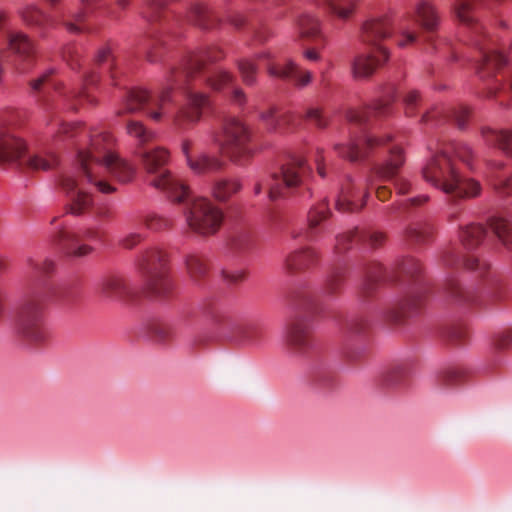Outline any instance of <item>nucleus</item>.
Listing matches in <instances>:
<instances>
[{
    "label": "nucleus",
    "mask_w": 512,
    "mask_h": 512,
    "mask_svg": "<svg viewBox=\"0 0 512 512\" xmlns=\"http://www.w3.org/2000/svg\"><path fill=\"white\" fill-rule=\"evenodd\" d=\"M98 290L103 298L109 300H122L129 292L125 278L118 274L105 276L100 281Z\"/></svg>",
    "instance_id": "nucleus-26"
},
{
    "label": "nucleus",
    "mask_w": 512,
    "mask_h": 512,
    "mask_svg": "<svg viewBox=\"0 0 512 512\" xmlns=\"http://www.w3.org/2000/svg\"><path fill=\"white\" fill-rule=\"evenodd\" d=\"M220 150L236 164H245L254 154L249 128L237 119H229L223 127V134L215 139Z\"/></svg>",
    "instance_id": "nucleus-10"
},
{
    "label": "nucleus",
    "mask_w": 512,
    "mask_h": 512,
    "mask_svg": "<svg viewBox=\"0 0 512 512\" xmlns=\"http://www.w3.org/2000/svg\"><path fill=\"white\" fill-rule=\"evenodd\" d=\"M126 132L130 137L136 140V149L148 147V143L155 138V133L152 130L148 129L142 122L136 120H131L127 123Z\"/></svg>",
    "instance_id": "nucleus-39"
},
{
    "label": "nucleus",
    "mask_w": 512,
    "mask_h": 512,
    "mask_svg": "<svg viewBox=\"0 0 512 512\" xmlns=\"http://www.w3.org/2000/svg\"><path fill=\"white\" fill-rule=\"evenodd\" d=\"M420 101V95L418 91L412 90L409 91L404 96L405 110L407 116H413L415 113V109Z\"/></svg>",
    "instance_id": "nucleus-57"
},
{
    "label": "nucleus",
    "mask_w": 512,
    "mask_h": 512,
    "mask_svg": "<svg viewBox=\"0 0 512 512\" xmlns=\"http://www.w3.org/2000/svg\"><path fill=\"white\" fill-rule=\"evenodd\" d=\"M495 345L500 350L512 349V328L501 332L496 338Z\"/></svg>",
    "instance_id": "nucleus-60"
},
{
    "label": "nucleus",
    "mask_w": 512,
    "mask_h": 512,
    "mask_svg": "<svg viewBox=\"0 0 512 512\" xmlns=\"http://www.w3.org/2000/svg\"><path fill=\"white\" fill-rule=\"evenodd\" d=\"M330 215L331 211L328 207V202L325 199L310 209L308 213L309 229L313 231L322 221L328 219Z\"/></svg>",
    "instance_id": "nucleus-47"
},
{
    "label": "nucleus",
    "mask_w": 512,
    "mask_h": 512,
    "mask_svg": "<svg viewBox=\"0 0 512 512\" xmlns=\"http://www.w3.org/2000/svg\"><path fill=\"white\" fill-rule=\"evenodd\" d=\"M469 113V109L466 106L461 105L458 107L451 108L447 111H441L437 113H435L434 111L427 112L422 116V121L427 123L430 121L431 118H434L436 117V115L441 114L444 118L452 119L456 123L458 128L463 129L466 126Z\"/></svg>",
    "instance_id": "nucleus-40"
},
{
    "label": "nucleus",
    "mask_w": 512,
    "mask_h": 512,
    "mask_svg": "<svg viewBox=\"0 0 512 512\" xmlns=\"http://www.w3.org/2000/svg\"><path fill=\"white\" fill-rule=\"evenodd\" d=\"M143 235L138 232H132L124 236L120 240L121 247L125 249H132L143 240Z\"/></svg>",
    "instance_id": "nucleus-61"
},
{
    "label": "nucleus",
    "mask_w": 512,
    "mask_h": 512,
    "mask_svg": "<svg viewBox=\"0 0 512 512\" xmlns=\"http://www.w3.org/2000/svg\"><path fill=\"white\" fill-rule=\"evenodd\" d=\"M356 241H367L371 247L377 248L384 243L385 235L377 231H359L356 228L337 236L335 250L342 253L350 249Z\"/></svg>",
    "instance_id": "nucleus-22"
},
{
    "label": "nucleus",
    "mask_w": 512,
    "mask_h": 512,
    "mask_svg": "<svg viewBox=\"0 0 512 512\" xmlns=\"http://www.w3.org/2000/svg\"><path fill=\"white\" fill-rule=\"evenodd\" d=\"M453 156L472 167V149L464 143H450L429 159L422 169L423 178L453 201L478 196L480 183L463 178L455 166Z\"/></svg>",
    "instance_id": "nucleus-4"
},
{
    "label": "nucleus",
    "mask_w": 512,
    "mask_h": 512,
    "mask_svg": "<svg viewBox=\"0 0 512 512\" xmlns=\"http://www.w3.org/2000/svg\"><path fill=\"white\" fill-rule=\"evenodd\" d=\"M421 272V263L413 257L402 259L390 271L383 268L380 263L371 262L365 268L364 279L359 288V296L363 301L368 300L376 292L381 281L396 280L398 275L415 277Z\"/></svg>",
    "instance_id": "nucleus-12"
},
{
    "label": "nucleus",
    "mask_w": 512,
    "mask_h": 512,
    "mask_svg": "<svg viewBox=\"0 0 512 512\" xmlns=\"http://www.w3.org/2000/svg\"><path fill=\"white\" fill-rule=\"evenodd\" d=\"M185 266L190 280L200 285L209 273L208 259L199 253H191L185 257Z\"/></svg>",
    "instance_id": "nucleus-32"
},
{
    "label": "nucleus",
    "mask_w": 512,
    "mask_h": 512,
    "mask_svg": "<svg viewBox=\"0 0 512 512\" xmlns=\"http://www.w3.org/2000/svg\"><path fill=\"white\" fill-rule=\"evenodd\" d=\"M393 100L394 95L391 94L386 98L375 101L373 105L367 106L363 110H349L347 119L352 123L362 125L368 123L372 116H386L390 113V105Z\"/></svg>",
    "instance_id": "nucleus-23"
},
{
    "label": "nucleus",
    "mask_w": 512,
    "mask_h": 512,
    "mask_svg": "<svg viewBox=\"0 0 512 512\" xmlns=\"http://www.w3.org/2000/svg\"><path fill=\"white\" fill-rule=\"evenodd\" d=\"M481 135L487 144L499 148L508 157L512 158V129L483 128Z\"/></svg>",
    "instance_id": "nucleus-31"
},
{
    "label": "nucleus",
    "mask_w": 512,
    "mask_h": 512,
    "mask_svg": "<svg viewBox=\"0 0 512 512\" xmlns=\"http://www.w3.org/2000/svg\"><path fill=\"white\" fill-rule=\"evenodd\" d=\"M488 224L499 241L509 250H512V222L505 217L494 215Z\"/></svg>",
    "instance_id": "nucleus-36"
},
{
    "label": "nucleus",
    "mask_w": 512,
    "mask_h": 512,
    "mask_svg": "<svg viewBox=\"0 0 512 512\" xmlns=\"http://www.w3.org/2000/svg\"><path fill=\"white\" fill-rule=\"evenodd\" d=\"M286 349L295 355L303 354L312 346V334L309 323L302 318L290 321L284 331Z\"/></svg>",
    "instance_id": "nucleus-17"
},
{
    "label": "nucleus",
    "mask_w": 512,
    "mask_h": 512,
    "mask_svg": "<svg viewBox=\"0 0 512 512\" xmlns=\"http://www.w3.org/2000/svg\"><path fill=\"white\" fill-rule=\"evenodd\" d=\"M103 237L104 232L99 227H86L78 231L60 230L57 234L62 251L74 258L90 255L94 251L90 243L100 242Z\"/></svg>",
    "instance_id": "nucleus-14"
},
{
    "label": "nucleus",
    "mask_w": 512,
    "mask_h": 512,
    "mask_svg": "<svg viewBox=\"0 0 512 512\" xmlns=\"http://www.w3.org/2000/svg\"><path fill=\"white\" fill-rule=\"evenodd\" d=\"M415 20L427 33H433L437 30L440 18L436 8L432 3L421 0L415 7Z\"/></svg>",
    "instance_id": "nucleus-29"
},
{
    "label": "nucleus",
    "mask_w": 512,
    "mask_h": 512,
    "mask_svg": "<svg viewBox=\"0 0 512 512\" xmlns=\"http://www.w3.org/2000/svg\"><path fill=\"white\" fill-rule=\"evenodd\" d=\"M137 269L144 281L146 290L158 298H167L173 291L169 277L168 256L159 248H148L136 261Z\"/></svg>",
    "instance_id": "nucleus-8"
},
{
    "label": "nucleus",
    "mask_w": 512,
    "mask_h": 512,
    "mask_svg": "<svg viewBox=\"0 0 512 512\" xmlns=\"http://www.w3.org/2000/svg\"><path fill=\"white\" fill-rule=\"evenodd\" d=\"M112 142L108 133L91 136L89 147L78 152L77 169L62 175L60 186L68 198L70 214L80 216L92 208L91 188L102 193L116 190L107 175L123 183L133 179L135 168L112 152Z\"/></svg>",
    "instance_id": "nucleus-2"
},
{
    "label": "nucleus",
    "mask_w": 512,
    "mask_h": 512,
    "mask_svg": "<svg viewBox=\"0 0 512 512\" xmlns=\"http://www.w3.org/2000/svg\"><path fill=\"white\" fill-rule=\"evenodd\" d=\"M312 382L316 387L320 389L329 390L336 386V374L332 370L319 368L313 372Z\"/></svg>",
    "instance_id": "nucleus-46"
},
{
    "label": "nucleus",
    "mask_w": 512,
    "mask_h": 512,
    "mask_svg": "<svg viewBox=\"0 0 512 512\" xmlns=\"http://www.w3.org/2000/svg\"><path fill=\"white\" fill-rule=\"evenodd\" d=\"M368 327L367 321L362 317L352 318L347 322L346 329L351 335H358L363 333Z\"/></svg>",
    "instance_id": "nucleus-56"
},
{
    "label": "nucleus",
    "mask_w": 512,
    "mask_h": 512,
    "mask_svg": "<svg viewBox=\"0 0 512 512\" xmlns=\"http://www.w3.org/2000/svg\"><path fill=\"white\" fill-rule=\"evenodd\" d=\"M474 0H456L454 10L457 19L467 26H473L475 33H482L481 27L476 24L475 17L473 15Z\"/></svg>",
    "instance_id": "nucleus-43"
},
{
    "label": "nucleus",
    "mask_w": 512,
    "mask_h": 512,
    "mask_svg": "<svg viewBox=\"0 0 512 512\" xmlns=\"http://www.w3.org/2000/svg\"><path fill=\"white\" fill-rule=\"evenodd\" d=\"M317 259V253L310 248L296 250L287 256L286 268L291 272L300 271L309 268Z\"/></svg>",
    "instance_id": "nucleus-34"
},
{
    "label": "nucleus",
    "mask_w": 512,
    "mask_h": 512,
    "mask_svg": "<svg viewBox=\"0 0 512 512\" xmlns=\"http://www.w3.org/2000/svg\"><path fill=\"white\" fill-rule=\"evenodd\" d=\"M344 279L345 276L343 269H334L325 281L323 293L328 297L338 296L342 291Z\"/></svg>",
    "instance_id": "nucleus-45"
},
{
    "label": "nucleus",
    "mask_w": 512,
    "mask_h": 512,
    "mask_svg": "<svg viewBox=\"0 0 512 512\" xmlns=\"http://www.w3.org/2000/svg\"><path fill=\"white\" fill-rule=\"evenodd\" d=\"M423 304V295L413 293L393 303L385 312L384 317L392 323H400L407 317L416 313Z\"/></svg>",
    "instance_id": "nucleus-21"
},
{
    "label": "nucleus",
    "mask_w": 512,
    "mask_h": 512,
    "mask_svg": "<svg viewBox=\"0 0 512 512\" xmlns=\"http://www.w3.org/2000/svg\"><path fill=\"white\" fill-rule=\"evenodd\" d=\"M191 147L192 142L190 140L182 142V152L186 157L187 164L195 173H213L221 171L225 167V162L215 155L202 152L193 157L190 154Z\"/></svg>",
    "instance_id": "nucleus-18"
},
{
    "label": "nucleus",
    "mask_w": 512,
    "mask_h": 512,
    "mask_svg": "<svg viewBox=\"0 0 512 512\" xmlns=\"http://www.w3.org/2000/svg\"><path fill=\"white\" fill-rule=\"evenodd\" d=\"M187 18L189 22L202 29L214 28L218 22V19L213 12L200 3L192 5Z\"/></svg>",
    "instance_id": "nucleus-35"
},
{
    "label": "nucleus",
    "mask_w": 512,
    "mask_h": 512,
    "mask_svg": "<svg viewBox=\"0 0 512 512\" xmlns=\"http://www.w3.org/2000/svg\"><path fill=\"white\" fill-rule=\"evenodd\" d=\"M20 16L22 20L27 25L33 27L41 37H46L48 30L56 25L53 17L33 4L26 5L21 9Z\"/></svg>",
    "instance_id": "nucleus-24"
},
{
    "label": "nucleus",
    "mask_w": 512,
    "mask_h": 512,
    "mask_svg": "<svg viewBox=\"0 0 512 512\" xmlns=\"http://www.w3.org/2000/svg\"><path fill=\"white\" fill-rule=\"evenodd\" d=\"M267 70L270 76L294 80L299 86L307 85L312 78L309 71L300 70L291 61H288L284 66L268 63Z\"/></svg>",
    "instance_id": "nucleus-27"
},
{
    "label": "nucleus",
    "mask_w": 512,
    "mask_h": 512,
    "mask_svg": "<svg viewBox=\"0 0 512 512\" xmlns=\"http://www.w3.org/2000/svg\"><path fill=\"white\" fill-rule=\"evenodd\" d=\"M310 172L311 169L305 159L299 156L293 157L281 166L279 172L271 174L263 182L256 183L255 194H259L266 188L271 201L287 197L304 184Z\"/></svg>",
    "instance_id": "nucleus-9"
},
{
    "label": "nucleus",
    "mask_w": 512,
    "mask_h": 512,
    "mask_svg": "<svg viewBox=\"0 0 512 512\" xmlns=\"http://www.w3.org/2000/svg\"><path fill=\"white\" fill-rule=\"evenodd\" d=\"M412 361L395 362L386 367L379 376V384L388 390H398L406 386L413 370Z\"/></svg>",
    "instance_id": "nucleus-19"
},
{
    "label": "nucleus",
    "mask_w": 512,
    "mask_h": 512,
    "mask_svg": "<svg viewBox=\"0 0 512 512\" xmlns=\"http://www.w3.org/2000/svg\"><path fill=\"white\" fill-rule=\"evenodd\" d=\"M329 12L341 19L349 18L355 8L357 0H317Z\"/></svg>",
    "instance_id": "nucleus-44"
},
{
    "label": "nucleus",
    "mask_w": 512,
    "mask_h": 512,
    "mask_svg": "<svg viewBox=\"0 0 512 512\" xmlns=\"http://www.w3.org/2000/svg\"><path fill=\"white\" fill-rule=\"evenodd\" d=\"M371 183V177H367L362 182H355L349 177L336 199V209L344 213L360 211L366 204L368 186Z\"/></svg>",
    "instance_id": "nucleus-15"
},
{
    "label": "nucleus",
    "mask_w": 512,
    "mask_h": 512,
    "mask_svg": "<svg viewBox=\"0 0 512 512\" xmlns=\"http://www.w3.org/2000/svg\"><path fill=\"white\" fill-rule=\"evenodd\" d=\"M238 70L245 85L251 86L256 83L257 67L249 59H242L238 62Z\"/></svg>",
    "instance_id": "nucleus-48"
},
{
    "label": "nucleus",
    "mask_w": 512,
    "mask_h": 512,
    "mask_svg": "<svg viewBox=\"0 0 512 512\" xmlns=\"http://www.w3.org/2000/svg\"><path fill=\"white\" fill-rule=\"evenodd\" d=\"M224 56L223 52L211 47L190 54L179 68L171 72L168 87L160 95H151L140 88L131 89L123 102L118 115L143 112L154 121H160L165 107L171 99V92L179 89L186 96V104L174 116V124L185 129L199 121L202 110L208 106V95L200 90L207 85L215 91L232 86L234 76L224 70H209L208 63L215 62Z\"/></svg>",
    "instance_id": "nucleus-1"
},
{
    "label": "nucleus",
    "mask_w": 512,
    "mask_h": 512,
    "mask_svg": "<svg viewBox=\"0 0 512 512\" xmlns=\"http://www.w3.org/2000/svg\"><path fill=\"white\" fill-rule=\"evenodd\" d=\"M25 268L34 279L28 294L17 307L15 329L20 340L29 347L40 348L50 339V332L45 321V308L49 299L57 297L65 299L66 295L58 290L48 279L55 272L54 260H41L27 257Z\"/></svg>",
    "instance_id": "nucleus-3"
},
{
    "label": "nucleus",
    "mask_w": 512,
    "mask_h": 512,
    "mask_svg": "<svg viewBox=\"0 0 512 512\" xmlns=\"http://www.w3.org/2000/svg\"><path fill=\"white\" fill-rule=\"evenodd\" d=\"M299 125L298 116L292 111H286L279 115L278 130L296 128Z\"/></svg>",
    "instance_id": "nucleus-54"
},
{
    "label": "nucleus",
    "mask_w": 512,
    "mask_h": 512,
    "mask_svg": "<svg viewBox=\"0 0 512 512\" xmlns=\"http://www.w3.org/2000/svg\"><path fill=\"white\" fill-rule=\"evenodd\" d=\"M26 145L19 137L7 130L0 131V165L19 162L27 164L33 170H48L56 164V158L50 160L34 155L24 159Z\"/></svg>",
    "instance_id": "nucleus-13"
},
{
    "label": "nucleus",
    "mask_w": 512,
    "mask_h": 512,
    "mask_svg": "<svg viewBox=\"0 0 512 512\" xmlns=\"http://www.w3.org/2000/svg\"><path fill=\"white\" fill-rule=\"evenodd\" d=\"M404 161L402 148L393 145L389 148V159L385 163L376 166L374 172L383 179L393 178L398 169L404 164Z\"/></svg>",
    "instance_id": "nucleus-33"
},
{
    "label": "nucleus",
    "mask_w": 512,
    "mask_h": 512,
    "mask_svg": "<svg viewBox=\"0 0 512 512\" xmlns=\"http://www.w3.org/2000/svg\"><path fill=\"white\" fill-rule=\"evenodd\" d=\"M58 132L57 137L60 139H64L66 137H76L79 134L85 133L88 135L89 133L79 124H68V123H58Z\"/></svg>",
    "instance_id": "nucleus-52"
},
{
    "label": "nucleus",
    "mask_w": 512,
    "mask_h": 512,
    "mask_svg": "<svg viewBox=\"0 0 512 512\" xmlns=\"http://www.w3.org/2000/svg\"><path fill=\"white\" fill-rule=\"evenodd\" d=\"M135 155L147 174V182L150 186L162 191L177 203L183 202L188 197V187L167 169L170 153L166 148L140 147L135 149Z\"/></svg>",
    "instance_id": "nucleus-6"
},
{
    "label": "nucleus",
    "mask_w": 512,
    "mask_h": 512,
    "mask_svg": "<svg viewBox=\"0 0 512 512\" xmlns=\"http://www.w3.org/2000/svg\"><path fill=\"white\" fill-rule=\"evenodd\" d=\"M260 118L267 124L269 129L278 131L279 116L276 115V108L272 107L267 111L261 112Z\"/></svg>",
    "instance_id": "nucleus-59"
},
{
    "label": "nucleus",
    "mask_w": 512,
    "mask_h": 512,
    "mask_svg": "<svg viewBox=\"0 0 512 512\" xmlns=\"http://www.w3.org/2000/svg\"><path fill=\"white\" fill-rule=\"evenodd\" d=\"M146 334L154 342L162 345L172 343L177 336V327L174 323L163 320H151L146 325Z\"/></svg>",
    "instance_id": "nucleus-28"
},
{
    "label": "nucleus",
    "mask_w": 512,
    "mask_h": 512,
    "mask_svg": "<svg viewBox=\"0 0 512 512\" xmlns=\"http://www.w3.org/2000/svg\"><path fill=\"white\" fill-rule=\"evenodd\" d=\"M390 140L391 136L382 138L365 134L361 138L353 136L349 144H337L334 148L339 156L353 162L366 158L375 148L386 145Z\"/></svg>",
    "instance_id": "nucleus-16"
},
{
    "label": "nucleus",
    "mask_w": 512,
    "mask_h": 512,
    "mask_svg": "<svg viewBox=\"0 0 512 512\" xmlns=\"http://www.w3.org/2000/svg\"><path fill=\"white\" fill-rule=\"evenodd\" d=\"M493 190L502 198L512 196V172L507 176H495Z\"/></svg>",
    "instance_id": "nucleus-49"
},
{
    "label": "nucleus",
    "mask_w": 512,
    "mask_h": 512,
    "mask_svg": "<svg viewBox=\"0 0 512 512\" xmlns=\"http://www.w3.org/2000/svg\"><path fill=\"white\" fill-rule=\"evenodd\" d=\"M147 229L152 231H162L172 226V220L157 214H149L143 219Z\"/></svg>",
    "instance_id": "nucleus-50"
},
{
    "label": "nucleus",
    "mask_w": 512,
    "mask_h": 512,
    "mask_svg": "<svg viewBox=\"0 0 512 512\" xmlns=\"http://www.w3.org/2000/svg\"><path fill=\"white\" fill-rule=\"evenodd\" d=\"M239 329L247 341L257 342L260 338L261 329L256 324H247L243 327H240Z\"/></svg>",
    "instance_id": "nucleus-58"
},
{
    "label": "nucleus",
    "mask_w": 512,
    "mask_h": 512,
    "mask_svg": "<svg viewBox=\"0 0 512 512\" xmlns=\"http://www.w3.org/2000/svg\"><path fill=\"white\" fill-rule=\"evenodd\" d=\"M63 58L72 69L80 67V53L75 46H67L63 51Z\"/></svg>",
    "instance_id": "nucleus-55"
},
{
    "label": "nucleus",
    "mask_w": 512,
    "mask_h": 512,
    "mask_svg": "<svg viewBox=\"0 0 512 512\" xmlns=\"http://www.w3.org/2000/svg\"><path fill=\"white\" fill-rule=\"evenodd\" d=\"M4 38L8 50L23 63L30 64L33 61L36 53L35 44L27 34L21 31L6 30Z\"/></svg>",
    "instance_id": "nucleus-20"
},
{
    "label": "nucleus",
    "mask_w": 512,
    "mask_h": 512,
    "mask_svg": "<svg viewBox=\"0 0 512 512\" xmlns=\"http://www.w3.org/2000/svg\"><path fill=\"white\" fill-rule=\"evenodd\" d=\"M54 69H50L48 71H46L45 73H43L40 77H38L37 79L35 80H32L30 82V85H31V88L35 91H38L40 90V88L42 87V85H44L45 83H48L50 82L51 80V76L54 74Z\"/></svg>",
    "instance_id": "nucleus-63"
},
{
    "label": "nucleus",
    "mask_w": 512,
    "mask_h": 512,
    "mask_svg": "<svg viewBox=\"0 0 512 512\" xmlns=\"http://www.w3.org/2000/svg\"><path fill=\"white\" fill-rule=\"evenodd\" d=\"M98 65H106L107 70L110 72L111 78H115V63L114 57L109 48H102L96 56Z\"/></svg>",
    "instance_id": "nucleus-53"
},
{
    "label": "nucleus",
    "mask_w": 512,
    "mask_h": 512,
    "mask_svg": "<svg viewBox=\"0 0 512 512\" xmlns=\"http://www.w3.org/2000/svg\"><path fill=\"white\" fill-rule=\"evenodd\" d=\"M462 258L456 250L449 249L442 255V263L446 268H457ZM467 270L478 274V281L472 287H463L455 278H449L445 290L449 300L462 307L486 306L500 297L502 279L498 273L492 271L490 264L474 256L463 259Z\"/></svg>",
    "instance_id": "nucleus-5"
},
{
    "label": "nucleus",
    "mask_w": 512,
    "mask_h": 512,
    "mask_svg": "<svg viewBox=\"0 0 512 512\" xmlns=\"http://www.w3.org/2000/svg\"><path fill=\"white\" fill-rule=\"evenodd\" d=\"M303 118L312 122L316 127L323 129L328 125V120L319 107H308Z\"/></svg>",
    "instance_id": "nucleus-51"
},
{
    "label": "nucleus",
    "mask_w": 512,
    "mask_h": 512,
    "mask_svg": "<svg viewBox=\"0 0 512 512\" xmlns=\"http://www.w3.org/2000/svg\"><path fill=\"white\" fill-rule=\"evenodd\" d=\"M473 42L482 55V59L477 66V72L481 77L492 76L496 69L506 64V57L502 53L493 48L485 47L478 39L473 40Z\"/></svg>",
    "instance_id": "nucleus-25"
},
{
    "label": "nucleus",
    "mask_w": 512,
    "mask_h": 512,
    "mask_svg": "<svg viewBox=\"0 0 512 512\" xmlns=\"http://www.w3.org/2000/svg\"><path fill=\"white\" fill-rule=\"evenodd\" d=\"M392 26L388 16H381L367 20L362 27V39L373 46L368 54H361L353 61V73L356 78H367L388 60L387 50L380 45V41L391 35Z\"/></svg>",
    "instance_id": "nucleus-7"
},
{
    "label": "nucleus",
    "mask_w": 512,
    "mask_h": 512,
    "mask_svg": "<svg viewBox=\"0 0 512 512\" xmlns=\"http://www.w3.org/2000/svg\"><path fill=\"white\" fill-rule=\"evenodd\" d=\"M433 235V227L427 222H416L411 224L405 231V237L411 244H424Z\"/></svg>",
    "instance_id": "nucleus-41"
},
{
    "label": "nucleus",
    "mask_w": 512,
    "mask_h": 512,
    "mask_svg": "<svg viewBox=\"0 0 512 512\" xmlns=\"http://www.w3.org/2000/svg\"><path fill=\"white\" fill-rule=\"evenodd\" d=\"M460 240L467 250H472L480 245L486 236V229L481 224H470L460 230Z\"/></svg>",
    "instance_id": "nucleus-38"
},
{
    "label": "nucleus",
    "mask_w": 512,
    "mask_h": 512,
    "mask_svg": "<svg viewBox=\"0 0 512 512\" xmlns=\"http://www.w3.org/2000/svg\"><path fill=\"white\" fill-rule=\"evenodd\" d=\"M231 101L235 105L242 107L247 101V96L244 90L240 87H233L231 91Z\"/></svg>",
    "instance_id": "nucleus-64"
},
{
    "label": "nucleus",
    "mask_w": 512,
    "mask_h": 512,
    "mask_svg": "<svg viewBox=\"0 0 512 512\" xmlns=\"http://www.w3.org/2000/svg\"><path fill=\"white\" fill-rule=\"evenodd\" d=\"M184 216L189 229L204 237L216 234L224 220L222 209L206 197L191 199Z\"/></svg>",
    "instance_id": "nucleus-11"
},
{
    "label": "nucleus",
    "mask_w": 512,
    "mask_h": 512,
    "mask_svg": "<svg viewBox=\"0 0 512 512\" xmlns=\"http://www.w3.org/2000/svg\"><path fill=\"white\" fill-rule=\"evenodd\" d=\"M234 246L235 248L239 250L247 249L252 242V238L249 232H240L235 238H234Z\"/></svg>",
    "instance_id": "nucleus-62"
},
{
    "label": "nucleus",
    "mask_w": 512,
    "mask_h": 512,
    "mask_svg": "<svg viewBox=\"0 0 512 512\" xmlns=\"http://www.w3.org/2000/svg\"><path fill=\"white\" fill-rule=\"evenodd\" d=\"M298 29L301 39L317 40L321 37L320 22L310 14H303L298 19Z\"/></svg>",
    "instance_id": "nucleus-42"
},
{
    "label": "nucleus",
    "mask_w": 512,
    "mask_h": 512,
    "mask_svg": "<svg viewBox=\"0 0 512 512\" xmlns=\"http://www.w3.org/2000/svg\"><path fill=\"white\" fill-rule=\"evenodd\" d=\"M242 185L236 179H215L211 186V193L218 201H227L231 196L240 191Z\"/></svg>",
    "instance_id": "nucleus-37"
},
{
    "label": "nucleus",
    "mask_w": 512,
    "mask_h": 512,
    "mask_svg": "<svg viewBox=\"0 0 512 512\" xmlns=\"http://www.w3.org/2000/svg\"><path fill=\"white\" fill-rule=\"evenodd\" d=\"M469 372L461 367H449L438 371L435 383L440 389L456 388L467 382Z\"/></svg>",
    "instance_id": "nucleus-30"
}]
</instances>
